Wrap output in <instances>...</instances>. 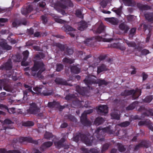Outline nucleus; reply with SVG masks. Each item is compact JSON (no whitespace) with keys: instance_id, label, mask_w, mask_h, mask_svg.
<instances>
[{"instance_id":"obj_1","label":"nucleus","mask_w":153,"mask_h":153,"mask_svg":"<svg viewBox=\"0 0 153 153\" xmlns=\"http://www.w3.org/2000/svg\"><path fill=\"white\" fill-rule=\"evenodd\" d=\"M45 56L44 54L42 53L36 54L34 58L36 60H39L37 61L34 60V65L31 69L32 71H33L36 72L39 70L36 74V76L37 77L41 79H42L44 78V76L42 75V73L45 70V65L41 59H43Z\"/></svg>"},{"instance_id":"obj_2","label":"nucleus","mask_w":153,"mask_h":153,"mask_svg":"<svg viewBox=\"0 0 153 153\" xmlns=\"http://www.w3.org/2000/svg\"><path fill=\"white\" fill-rule=\"evenodd\" d=\"M68 6L73 7V4L71 1H57V2L54 4V7L59 12L63 15L66 14L64 9Z\"/></svg>"},{"instance_id":"obj_3","label":"nucleus","mask_w":153,"mask_h":153,"mask_svg":"<svg viewBox=\"0 0 153 153\" xmlns=\"http://www.w3.org/2000/svg\"><path fill=\"white\" fill-rule=\"evenodd\" d=\"M114 132L113 130L111 129V127L110 126H107L103 128L99 127L95 131L93 136L94 137L95 136L100 140L103 141L104 140V138L101 137L105 133L107 132L109 134H113Z\"/></svg>"},{"instance_id":"obj_4","label":"nucleus","mask_w":153,"mask_h":153,"mask_svg":"<svg viewBox=\"0 0 153 153\" xmlns=\"http://www.w3.org/2000/svg\"><path fill=\"white\" fill-rule=\"evenodd\" d=\"M91 137L89 133L86 135L81 133H77L76 135L73 137L74 140L76 142H78L80 138L85 144L87 146H91L93 143L92 140H91L89 138Z\"/></svg>"},{"instance_id":"obj_5","label":"nucleus","mask_w":153,"mask_h":153,"mask_svg":"<svg viewBox=\"0 0 153 153\" xmlns=\"http://www.w3.org/2000/svg\"><path fill=\"white\" fill-rule=\"evenodd\" d=\"M12 68L13 63L10 59H8L6 62L0 66V70L6 71V75L8 77H10L14 73V71L12 69Z\"/></svg>"},{"instance_id":"obj_6","label":"nucleus","mask_w":153,"mask_h":153,"mask_svg":"<svg viewBox=\"0 0 153 153\" xmlns=\"http://www.w3.org/2000/svg\"><path fill=\"white\" fill-rule=\"evenodd\" d=\"M141 91L140 89L137 88L135 90L132 89L131 90H125L122 92L121 95L123 96H127L131 95H132V98L134 99L138 98L141 95Z\"/></svg>"},{"instance_id":"obj_7","label":"nucleus","mask_w":153,"mask_h":153,"mask_svg":"<svg viewBox=\"0 0 153 153\" xmlns=\"http://www.w3.org/2000/svg\"><path fill=\"white\" fill-rule=\"evenodd\" d=\"M83 82L89 88L93 89V85L96 84V79L94 78V76L88 75L86 76L83 80Z\"/></svg>"},{"instance_id":"obj_8","label":"nucleus","mask_w":153,"mask_h":153,"mask_svg":"<svg viewBox=\"0 0 153 153\" xmlns=\"http://www.w3.org/2000/svg\"><path fill=\"white\" fill-rule=\"evenodd\" d=\"M34 91L44 96L51 95L53 94L52 91H50L44 86H41L39 87H36L33 88Z\"/></svg>"},{"instance_id":"obj_9","label":"nucleus","mask_w":153,"mask_h":153,"mask_svg":"<svg viewBox=\"0 0 153 153\" xmlns=\"http://www.w3.org/2000/svg\"><path fill=\"white\" fill-rule=\"evenodd\" d=\"M18 141L21 143L25 141L29 143H33L35 145H37L38 144V140H33L30 137H20L19 139H14L13 140V143H16Z\"/></svg>"},{"instance_id":"obj_10","label":"nucleus","mask_w":153,"mask_h":153,"mask_svg":"<svg viewBox=\"0 0 153 153\" xmlns=\"http://www.w3.org/2000/svg\"><path fill=\"white\" fill-rule=\"evenodd\" d=\"M27 111L29 114H36L40 111V109L37 107L35 103H32L30 104V107Z\"/></svg>"},{"instance_id":"obj_11","label":"nucleus","mask_w":153,"mask_h":153,"mask_svg":"<svg viewBox=\"0 0 153 153\" xmlns=\"http://www.w3.org/2000/svg\"><path fill=\"white\" fill-rule=\"evenodd\" d=\"M97 112L100 115H105L108 112V108L107 105H99L97 109Z\"/></svg>"},{"instance_id":"obj_12","label":"nucleus","mask_w":153,"mask_h":153,"mask_svg":"<svg viewBox=\"0 0 153 153\" xmlns=\"http://www.w3.org/2000/svg\"><path fill=\"white\" fill-rule=\"evenodd\" d=\"M80 121L84 126H90L91 125V121L87 119V115L84 113H83L81 115Z\"/></svg>"},{"instance_id":"obj_13","label":"nucleus","mask_w":153,"mask_h":153,"mask_svg":"<svg viewBox=\"0 0 153 153\" xmlns=\"http://www.w3.org/2000/svg\"><path fill=\"white\" fill-rule=\"evenodd\" d=\"M33 10L32 6L29 4L27 7L24 6L21 9V12L22 15L25 16L30 13Z\"/></svg>"},{"instance_id":"obj_14","label":"nucleus","mask_w":153,"mask_h":153,"mask_svg":"<svg viewBox=\"0 0 153 153\" xmlns=\"http://www.w3.org/2000/svg\"><path fill=\"white\" fill-rule=\"evenodd\" d=\"M76 89L78 93L82 96L86 95L88 93V90L86 87H81L79 85H77Z\"/></svg>"},{"instance_id":"obj_15","label":"nucleus","mask_w":153,"mask_h":153,"mask_svg":"<svg viewBox=\"0 0 153 153\" xmlns=\"http://www.w3.org/2000/svg\"><path fill=\"white\" fill-rule=\"evenodd\" d=\"M0 46L4 50L9 51L11 49L12 47L7 44L6 40L2 39L0 42Z\"/></svg>"},{"instance_id":"obj_16","label":"nucleus","mask_w":153,"mask_h":153,"mask_svg":"<svg viewBox=\"0 0 153 153\" xmlns=\"http://www.w3.org/2000/svg\"><path fill=\"white\" fill-rule=\"evenodd\" d=\"M65 141V139L64 137H62L61 139L57 141L54 142V144L56 148L60 149L62 147L65 146L64 143Z\"/></svg>"},{"instance_id":"obj_17","label":"nucleus","mask_w":153,"mask_h":153,"mask_svg":"<svg viewBox=\"0 0 153 153\" xmlns=\"http://www.w3.org/2000/svg\"><path fill=\"white\" fill-rule=\"evenodd\" d=\"M53 143L51 141H47L44 143L41 146L39 149L41 151L44 152L47 148L51 147Z\"/></svg>"},{"instance_id":"obj_18","label":"nucleus","mask_w":153,"mask_h":153,"mask_svg":"<svg viewBox=\"0 0 153 153\" xmlns=\"http://www.w3.org/2000/svg\"><path fill=\"white\" fill-rule=\"evenodd\" d=\"M137 7L141 11L151 9V7L147 5H144L140 3L137 4Z\"/></svg>"},{"instance_id":"obj_19","label":"nucleus","mask_w":153,"mask_h":153,"mask_svg":"<svg viewBox=\"0 0 153 153\" xmlns=\"http://www.w3.org/2000/svg\"><path fill=\"white\" fill-rule=\"evenodd\" d=\"M54 81L57 84L65 85H69V84L66 81L59 77L56 78Z\"/></svg>"},{"instance_id":"obj_20","label":"nucleus","mask_w":153,"mask_h":153,"mask_svg":"<svg viewBox=\"0 0 153 153\" xmlns=\"http://www.w3.org/2000/svg\"><path fill=\"white\" fill-rule=\"evenodd\" d=\"M119 28L124 33H127L129 29V26L124 23H121L119 25Z\"/></svg>"},{"instance_id":"obj_21","label":"nucleus","mask_w":153,"mask_h":153,"mask_svg":"<svg viewBox=\"0 0 153 153\" xmlns=\"http://www.w3.org/2000/svg\"><path fill=\"white\" fill-rule=\"evenodd\" d=\"M146 19L149 22H153V13L147 12L144 14Z\"/></svg>"},{"instance_id":"obj_22","label":"nucleus","mask_w":153,"mask_h":153,"mask_svg":"<svg viewBox=\"0 0 153 153\" xmlns=\"http://www.w3.org/2000/svg\"><path fill=\"white\" fill-rule=\"evenodd\" d=\"M62 29L68 33L71 32H74L76 31L75 29L71 27L66 25H64L62 27Z\"/></svg>"},{"instance_id":"obj_23","label":"nucleus","mask_w":153,"mask_h":153,"mask_svg":"<svg viewBox=\"0 0 153 153\" xmlns=\"http://www.w3.org/2000/svg\"><path fill=\"white\" fill-rule=\"evenodd\" d=\"M71 72L72 73L78 74L81 71L80 68L77 66V65H73L71 67Z\"/></svg>"},{"instance_id":"obj_24","label":"nucleus","mask_w":153,"mask_h":153,"mask_svg":"<svg viewBox=\"0 0 153 153\" xmlns=\"http://www.w3.org/2000/svg\"><path fill=\"white\" fill-rule=\"evenodd\" d=\"M120 2L123 3L126 6L133 7L136 5L135 1H120Z\"/></svg>"},{"instance_id":"obj_25","label":"nucleus","mask_w":153,"mask_h":153,"mask_svg":"<svg viewBox=\"0 0 153 153\" xmlns=\"http://www.w3.org/2000/svg\"><path fill=\"white\" fill-rule=\"evenodd\" d=\"M88 27L87 23L84 21H81L79 23L78 29L79 30L83 31Z\"/></svg>"},{"instance_id":"obj_26","label":"nucleus","mask_w":153,"mask_h":153,"mask_svg":"<svg viewBox=\"0 0 153 153\" xmlns=\"http://www.w3.org/2000/svg\"><path fill=\"white\" fill-rule=\"evenodd\" d=\"M112 46L114 48L118 49L122 51H124L126 49V48L121 45L119 42L113 43L112 45Z\"/></svg>"},{"instance_id":"obj_27","label":"nucleus","mask_w":153,"mask_h":153,"mask_svg":"<svg viewBox=\"0 0 153 153\" xmlns=\"http://www.w3.org/2000/svg\"><path fill=\"white\" fill-rule=\"evenodd\" d=\"M142 147L148 148L150 146V143L149 140H142L140 143Z\"/></svg>"},{"instance_id":"obj_28","label":"nucleus","mask_w":153,"mask_h":153,"mask_svg":"<svg viewBox=\"0 0 153 153\" xmlns=\"http://www.w3.org/2000/svg\"><path fill=\"white\" fill-rule=\"evenodd\" d=\"M105 30V26L102 23H101L98 27L96 32L98 33L104 32Z\"/></svg>"},{"instance_id":"obj_29","label":"nucleus","mask_w":153,"mask_h":153,"mask_svg":"<svg viewBox=\"0 0 153 153\" xmlns=\"http://www.w3.org/2000/svg\"><path fill=\"white\" fill-rule=\"evenodd\" d=\"M105 120L101 117H98L94 120V124L96 126H99L103 123Z\"/></svg>"},{"instance_id":"obj_30","label":"nucleus","mask_w":153,"mask_h":153,"mask_svg":"<svg viewBox=\"0 0 153 153\" xmlns=\"http://www.w3.org/2000/svg\"><path fill=\"white\" fill-rule=\"evenodd\" d=\"M60 103L58 102L53 101L52 102H49L48 104V106L50 108L58 107Z\"/></svg>"},{"instance_id":"obj_31","label":"nucleus","mask_w":153,"mask_h":153,"mask_svg":"<svg viewBox=\"0 0 153 153\" xmlns=\"http://www.w3.org/2000/svg\"><path fill=\"white\" fill-rule=\"evenodd\" d=\"M107 70V68L106 67V65L104 64H102L100 66L98 67L97 73L99 74L101 72L105 71Z\"/></svg>"},{"instance_id":"obj_32","label":"nucleus","mask_w":153,"mask_h":153,"mask_svg":"<svg viewBox=\"0 0 153 153\" xmlns=\"http://www.w3.org/2000/svg\"><path fill=\"white\" fill-rule=\"evenodd\" d=\"M109 83V82L104 79H96V84H98L99 86H101L103 85H107Z\"/></svg>"},{"instance_id":"obj_33","label":"nucleus","mask_w":153,"mask_h":153,"mask_svg":"<svg viewBox=\"0 0 153 153\" xmlns=\"http://www.w3.org/2000/svg\"><path fill=\"white\" fill-rule=\"evenodd\" d=\"M136 27H133L129 31L128 34V37L130 39H131L135 35L136 30Z\"/></svg>"},{"instance_id":"obj_34","label":"nucleus","mask_w":153,"mask_h":153,"mask_svg":"<svg viewBox=\"0 0 153 153\" xmlns=\"http://www.w3.org/2000/svg\"><path fill=\"white\" fill-rule=\"evenodd\" d=\"M13 123V122H12L10 120L8 119H5L3 122V129H1L2 130H6L7 128H8L6 126H4V124H11Z\"/></svg>"},{"instance_id":"obj_35","label":"nucleus","mask_w":153,"mask_h":153,"mask_svg":"<svg viewBox=\"0 0 153 153\" xmlns=\"http://www.w3.org/2000/svg\"><path fill=\"white\" fill-rule=\"evenodd\" d=\"M4 89L8 92H10L12 91V87L11 85L10 84L7 83L5 80L4 85Z\"/></svg>"},{"instance_id":"obj_36","label":"nucleus","mask_w":153,"mask_h":153,"mask_svg":"<svg viewBox=\"0 0 153 153\" xmlns=\"http://www.w3.org/2000/svg\"><path fill=\"white\" fill-rule=\"evenodd\" d=\"M151 123V121L147 119H146L144 121H141L138 123V125L139 126H142L144 125L148 126Z\"/></svg>"},{"instance_id":"obj_37","label":"nucleus","mask_w":153,"mask_h":153,"mask_svg":"<svg viewBox=\"0 0 153 153\" xmlns=\"http://www.w3.org/2000/svg\"><path fill=\"white\" fill-rule=\"evenodd\" d=\"M56 46L59 48L61 51H64L66 49L65 45L61 44L59 43H57L56 44Z\"/></svg>"},{"instance_id":"obj_38","label":"nucleus","mask_w":153,"mask_h":153,"mask_svg":"<svg viewBox=\"0 0 153 153\" xmlns=\"http://www.w3.org/2000/svg\"><path fill=\"white\" fill-rule=\"evenodd\" d=\"M137 102H133L132 103H131L127 107H126V109L127 110H132L134 109L136 106V105L137 104Z\"/></svg>"},{"instance_id":"obj_39","label":"nucleus","mask_w":153,"mask_h":153,"mask_svg":"<svg viewBox=\"0 0 153 153\" xmlns=\"http://www.w3.org/2000/svg\"><path fill=\"white\" fill-rule=\"evenodd\" d=\"M107 21L112 24L114 25H117L118 23L117 19L114 17L108 18Z\"/></svg>"},{"instance_id":"obj_40","label":"nucleus","mask_w":153,"mask_h":153,"mask_svg":"<svg viewBox=\"0 0 153 153\" xmlns=\"http://www.w3.org/2000/svg\"><path fill=\"white\" fill-rule=\"evenodd\" d=\"M95 39L98 41H103L104 42H109L110 39H106L103 38L102 36H95Z\"/></svg>"},{"instance_id":"obj_41","label":"nucleus","mask_w":153,"mask_h":153,"mask_svg":"<svg viewBox=\"0 0 153 153\" xmlns=\"http://www.w3.org/2000/svg\"><path fill=\"white\" fill-rule=\"evenodd\" d=\"M73 52V50L72 48L67 47L66 48V51H65L64 53L66 55H70L72 54Z\"/></svg>"},{"instance_id":"obj_42","label":"nucleus","mask_w":153,"mask_h":153,"mask_svg":"<svg viewBox=\"0 0 153 153\" xmlns=\"http://www.w3.org/2000/svg\"><path fill=\"white\" fill-rule=\"evenodd\" d=\"M62 61L64 63L71 64L74 62V60L65 57L63 59Z\"/></svg>"},{"instance_id":"obj_43","label":"nucleus","mask_w":153,"mask_h":153,"mask_svg":"<svg viewBox=\"0 0 153 153\" xmlns=\"http://www.w3.org/2000/svg\"><path fill=\"white\" fill-rule=\"evenodd\" d=\"M117 145L118 150L120 152H123L126 151V149L125 148L124 146L121 144L118 143Z\"/></svg>"},{"instance_id":"obj_44","label":"nucleus","mask_w":153,"mask_h":153,"mask_svg":"<svg viewBox=\"0 0 153 153\" xmlns=\"http://www.w3.org/2000/svg\"><path fill=\"white\" fill-rule=\"evenodd\" d=\"M111 116L113 119L117 120L120 119V117L119 114L116 112H113L111 114Z\"/></svg>"},{"instance_id":"obj_45","label":"nucleus","mask_w":153,"mask_h":153,"mask_svg":"<svg viewBox=\"0 0 153 153\" xmlns=\"http://www.w3.org/2000/svg\"><path fill=\"white\" fill-rule=\"evenodd\" d=\"M44 137L46 139L50 140V138L53 137V136L52 133L46 131L44 134Z\"/></svg>"},{"instance_id":"obj_46","label":"nucleus","mask_w":153,"mask_h":153,"mask_svg":"<svg viewBox=\"0 0 153 153\" xmlns=\"http://www.w3.org/2000/svg\"><path fill=\"white\" fill-rule=\"evenodd\" d=\"M152 99V96L149 95L146 96L143 100V101L149 103L151 102Z\"/></svg>"},{"instance_id":"obj_47","label":"nucleus","mask_w":153,"mask_h":153,"mask_svg":"<svg viewBox=\"0 0 153 153\" xmlns=\"http://www.w3.org/2000/svg\"><path fill=\"white\" fill-rule=\"evenodd\" d=\"M34 125V123L32 121H28L23 123V125L25 126H32Z\"/></svg>"},{"instance_id":"obj_48","label":"nucleus","mask_w":153,"mask_h":153,"mask_svg":"<svg viewBox=\"0 0 153 153\" xmlns=\"http://www.w3.org/2000/svg\"><path fill=\"white\" fill-rule=\"evenodd\" d=\"M64 66L61 64H57L56 65V70L57 71H60L62 70Z\"/></svg>"},{"instance_id":"obj_49","label":"nucleus","mask_w":153,"mask_h":153,"mask_svg":"<svg viewBox=\"0 0 153 153\" xmlns=\"http://www.w3.org/2000/svg\"><path fill=\"white\" fill-rule=\"evenodd\" d=\"M23 60L26 61L28 56L29 52L28 51L26 50L23 52Z\"/></svg>"},{"instance_id":"obj_50","label":"nucleus","mask_w":153,"mask_h":153,"mask_svg":"<svg viewBox=\"0 0 153 153\" xmlns=\"http://www.w3.org/2000/svg\"><path fill=\"white\" fill-rule=\"evenodd\" d=\"M130 124V122L128 121H126L121 123L119 125L122 127H126L128 126Z\"/></svg>"},{"instance_id":"obj_51","label":"nucleus","mask_w":153,"mask_h":153,"mask_svg":"<svg viewBox=\"0 0 153 153\" xmlns=\"http://www.w3.org/2000/svg\"><path fill=\"white\" fill-rule=\"evenodd\" d=\"M67 118L69 120L73 122H75L76 121V119L75 117L72 115L70 114L67 116Z\"/></svg>"},{"instance_id":"obj_52","label":"nucleus","mask_w":153,"mask_h":153,"mask_svg":"<svg viewBox=\"0 0 153 153\" xmlns=\"http://www.w3.org/2000/svg\"><path fill=\"white\" fill-rule=\"evenodd\" d=\"M109 146V144L107 143H106L104 144L102 147V149L101 150L102 153H103V152L107 150L108 149Z\"/></svg>"},{"instance_id":"obj_53","label":"nucleus","mask_w":153,"mask_h":153,"mask_svg":"<svg viewBox=\"0 0 153 153\" xmlns=\"http://www.w3.org/2000/svg\"><path fill=\"white\" fill-rule=\"evenodd\" d=\"M122 7L121 6L119 8L116 10L112 9V10L115 12L117 15H120L122 11Z\"/></svg>"},{"instance_id":"obj_54","label":"nucleus","mask_w":153,"mask_h":153,"mask_svg":"<svg viewBox=\"0 0 153 153\" xmlns=\"http://www.w3.org/2000/svg\"><path fill=\"white\" fill-rule=\"evenodd\" d=\"M100 151L99 149L97 148H92L90 150L91 153H99Z\"/></svg>"},{"instance_id":"obj_55","label":"nucleus","mask_w":153,"mask_h":153,"mask_svg":"<svg viewBox=\"0 0 153 153\" xmlns=\"http://www.w3.org/2000/svg\"><path fill=\"white\" fill-rule=\"evenodd\" d=\"M54 20L56 22L60 24H63L65 22V21L58 18H55Z\"/></svg>"},{"instance_id":"obj_56","label":"nucleus","mask_w":153,"mask_h":153,"mask_svg":"<svg viewBox=\"0 0 153 153\" xmlns=\"http://www.w3.org/2000/svg\"><path fill=\"white\" fill-rule=\"evenodd\" d=\"M41 18L42 21V23L44 24H46L48 20L46 16L42 15L41 16Z\"/></svg>"},{"instance_id":"obj_57","label":"nucleus","mask_w":153,"mask_h":153,"mask_svg":"<svg viewBox=\"0 0 153 153\" xmlns=\"http://www.w3.org/2000/svg\"><path fill=\"white\" fill-rule=\"evenodd\" d=\"M75 14L79 18H82V16L81 11L79 10H77L76 11Z\"/></svg>"},{"instance_id":"obj_58","label":"nucleus","mask_w":153,"mask_h":153,"mask_svg":"<svg viewBox=\"0 0 153 153\" xmlns=\"http://www.w3.org/2000/svg\"><path fill=\"white\" fill-rule=\"evenodd\" d=\"M149 53V50L146 49H143L141 51V54L143 55H146Z\"/></svg>"},{"instance_id":"obj_59","label":"nucleus","mask_w":153,"mask_h":153,"mask_svg":"<svg viewBox=\"0 0 153 153\" xmlns=\"http://www.w3.org/2000/svg\"><path fill=\"white\" fill-rule=\"evenodd\" d=\"M81 150L82 152V153H90V150H89L88 149L82 147L81 148Z\"/></svg>"},{"instance_id":"obj_60","label":"nucleus","mask_w":153,"mask_h":153,"mask_svg":"<svg viewBox=\"0 0 153 153\" xmlns=\"http://www.w3.org/2000/svg\"><path fill=\"white\" fill-rule=\"evenodd\" d=\"M100 4L103 8H104L107 5V3L106 1H102L100 2Z\"/></svg>"},{"instance_id":"obj_61","label":"nucleus","mask_w":153,"mask_h":153,"mask_svg":"<svg viewBox=\"0 0 153 153\" xmlns=\"http://www.w3.org/2000/svg\"><path fill=\"white\" fill-rule=\"evenodd\" d=\"M74 94L67 95L65 97V98L66 100H70L74 97Z\"/></svg>"},{"instance_id":"obj_62","label":"nucleus","mask_w":153,"mask_h":153,"mask_svg":"<svg viewBox=\"0 0 153 153\" xmlns=\"http://www.w3.org/2000/svg\"><path fill=\"white\" fill-rule=\"evenodd\" d=\"M146 111L147 112L149 116H153V109H149L146 110Z\"/></svg>"},{"instance_id":"obj_63","label":"nucleus","mask_w":153,"mask_h":153,"mask_svg":"<svg viewBox=\"0 0 153 153\" xmlns=\"http://www.w3.org/2000/svg\"><path fill=\"white\" fill-rule=\"evenodd\" d=\"M7 111L10 114H14L15 112V108H8L7 110Z\"/></svg>"},{"instance_id":"obj_64","label":"nucleus","mask_w":153,"mask_h":153,"mask_svg":"<svg viewBox=\"0 0 153 153\" xmlns=\"http://www.w3.org/2000/svg\"><path fill=\"white\" fill-rule=\"evenodd\" d=\"M128 45L129 47L134 48L137 45L135 42H130Z\"/></svg>"}]
</instances>
